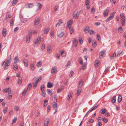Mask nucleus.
Segmentation results:
<instances>
[{
	"mask_svg": "<svg viewBox=\"0 0 126 126\" xmlns=\"http://www.w3.org/2000/svg\"><path fill=\"white\" fill-rule=\"evenodd\" d=\"M73 43L75 46H77L78 42L77 40L75 38L74 39Z\"/></svg>",
	"mask_w": 126,
	"mask_h": 126,
	"instance_id": "obj_25",
	"label": "nucleus"
},
{
	"mask_svg": "<svg viewBox=\"0 0 126 126\" xmlns=\"http://www.w3.org/2000/svg\"><path fill=\"white\" fill-rule=\"evenodd\" d=\"M6 32L7 31L6 29H3L2 30V33L3 36L4 37H5L6 36Z\"/></svg>",
	"mask_w": 126,
	"mask_h": 126,
	"instance_id": "obj_11",
	"label": "nucleus"
},
{
	"mask_svg": "<svg viewBox=\"0 0 126 126\" xmlns=\"http://www.w3.org/2000/svg\"><path fill=\"white\" fill-rule=\"evenodd\" d=\"M10 64V63H7L6 61H5L3 63L2 65L3 66V65H5L4 68V69L5 70L8 68V67L9 65Z\"/></svg>",
	"mask_w": 126,
	"mask_h": 126,
	"instance_id": "obj_3",
	"label": "nucleus"
},
{
	"mask_svg": "<svg viewBox=\"0 0 126 126\" xmlns=\"http://www.w3.org/2000/svg\"><path fill=\"white\" fill-rule=\"evenodd\" d=\"M11 61V55L9 56V57L8 58V60L6 61L7 62L10 63Z\"/></svg>",
	"mask_w": 126,
	"mask_h": 126,
	"instance_id": "obj_20",
	"label": "nucleus"
},
{
	"mask_svg": "<svg viewBox=\"0 0 126 126\" xmlns=\"http://www.w3.org/2000/svg\"><path fill=\"white\" fill-rule=\"evenodd\" d=\"M97 106L98 105L93 107L92 109L90 110L87 112L85 116L87 115L88 114V113H90L93 110L96 109L97 108Z\"/></svg>",
	"mask_w": 126,
	"mask_h": 126,
	"instance_id": "obj_8",
	"label": "nucleus"
},
{
	"mask_svg": "<svg viewBox=\"0 0 126 126\" xmlns=\"http://www.w3.org/2000/svg\"><path fill=\"white\" fill-rule=\"evenodd\" d=\"M100 55L99 56V57L101 58L102 56L103 57V55H105V52L103 51H101L100 53Z\"/></svg>",
	"mask_w": 126,
	"mask_h": 126,
	"instance_id": "obj_18",
	"label": "nucleus"
},
{
	"mask_svg": "<svg viewBox=\"0 0 126 126\" xmlns=\"http://www.w3.org/2000/svg\"><path fill=\"white\" fill-rule=\"evenodd\" d=\"M17 0H13V1L12 2V6L15 5L17 3Z\"/></svg>",
	"mask_w": 126,
	"mask_h": 126,
	"instance_id": "obj_34",
	"label": "nucleus"
},
{
	"mask_svg": "<svg viewBox=\"0 0 126 126\" xmlns=\"http://www.w3.org/2000/svg\"><path fill=\"white\" fill-rule=\"evenodd\" d=\"M64 34L63 32H62L61 33H59L58 35V36L60 37H62L64 35Z\"/></svg>",
	"mask_w": 126,
	"mask_h": 126,
	"instance_id": "obj_38",
	"label": "nucleus"
},
{
	"mask_svg": "<svg viewBox=\"0 0 126 126\" xmlns=\"http://www.w3.org/2000/svg\"><path fill=\"white\" fill-rule=\"evenodd\" d=\"M72 94L71 93H69L68 96V100L69 101L70 100L71 98Z\"/></svg>",
	"mask_w": 126,
	"mask_h": 126,
	"instance_id": "obj_23",
	"label": "nucleus"
},
{
	"mask_svg": "<svg viewBox=\"0 0 126 126\" xmlns=\"http://www.w3.org/2000/svg\"><path fill=\"white\" fill-rule=\"evenodd\" d=\"M34 5L31 3H28L25 5V7L26 8H31Z\"/></svg>",
	"mask_w": 126,
	"mask_h": 126,
	"instance_id": "obj_6",
	"label": "nucleus"
},
{
	"mask_svg": "<svg viewBox=\"0 0 126 126\" xmlns=\"http://www.w3.org/2000/svg\"><path fill=\"white\" fill-rule=\"evenodd\" d=\"M18 81L19 84H21L22 82V78L18 79Z\"/></svg>",
	"mask_w": 126,
	"mask_h": 126,
	"instance_id": "obj_54",
	"label": "nucleus"
},
{
	"mask_svg": "<svg viewBox=\"0 0 126 126\" xmlns=\"http://www.w3.org/2000/svg\"><path fill=\"white\" fill-rule=\"evenodd\" d=\"M41 91H43L45 88V86L44 85H42L41 87Z\"/></svg>",
	"mask_w": 126,
	"mask_h": 126,
	"instance_id": "obj_51",
	"label": "nucleus"
},
{
	"mask_svg": "<svg viewBox=\"0 0 126 126\" xmlns=\"http://www.w3.org/2000/svg\"><path fill=\"white\" fill-rule=\"evenodd\" d=\"M81 90L79 89L77 91V96H79V93H80Z\"/></svg>",
	"mask_w": 126,
	"mask_h": 126,
	"instance_id": "obj_52",
	"label": "nucleus"
},
{
	"mask_svg": "<svg viewBox=\"0 0 126 126\" xmlns=\"http://www.w3.org/2000/svg\"><path fill=\"white\" fill-rule=\"evenodd\" d=\"M116 101V96H113L111 102L112 103H114Z\"/></svg>",
	"mask_w": 126,
	"mask_h": 126,
	"instance_id": "obj_28",
	"label": "nucleus"
},
{
	"mask_svg": "<svg viewBox=\"0 0 126 126\" xmlns=\"http://www.w3.org/2000/svg\"><path fill=\"white\" fill-rule=\"evenodd\" d=\"M96 46V42H95L93 44V47H95Z\"/></svg>",
	"mask_w": 126,
	"mask_h": 126,
	"instance_id": "obj_62",
	"label": "nucleus"
},
{
	"mask_svg": "<svg viewBox=\"0 0 126 126\" xmlns=\"http://www.w3.org/2000/svg\"><path fill=\"white\" fill-rule=\"evenodd\" d=\"M40 37L37 38V40H34V47H37L38 46V44L40 42Z\"/></svg>",
	"mask_w": 126,
	"mask_h": 126,
	"instance_id": "obj_2",
	"label": "nucleus"
},
{
	"mask_svg": "<svg viewBox=\"0 0 126 126\" xmlns=\"http://www.w3.org/2000/svg\"><path fill=\"white\" fill-rule=\"evenodd\" d=\"M8 108L7 107H5V109L3 110V111L4 113L5 114L7 112Z\"/></svg>",
	"mask_w": 126,
	"mask_h": 126,
	"instance_id": "obj_47",
	"label": "nucleus"
},
{
	"mask_svg": "<svg viewBox=\"0 0 126 126\" xmlns=\"http://www.w3.org/2000/svg\"><path fill=\"white\" fill-rule=\"evenodd\" d=\"M95 11V9L93 8H92L91 9V12L92 14H94Z\"/></svg>",
	"mask_w": 126,
	"mask_h": 126,
	"instance_id": "obj_61",
	"label": "nucleus"
},
{
	"mask_svg": "<svg viewBox=\"0 0 126 126\" xmlns=\"http://www.w3.org/2000/svg\"><path fill=\"white\" fill-rule=\"evenodd\" d=\"M45 44H42V46L41 49L42 51H43V50L45 49Z\"/></svg>",
	"mask_w": 126,
	"mask_h": 126,
	"instance_id": "obj_57",
	"label": "nucleus"
},
{
	"mask_svg": "<svg viewBox=\"0 0 126 126\" xmlns=\"http://www.w3.org/2000/svg\"><path fill=\"white\" fill-rule=\"evenodd\" d=\"M70 27H69V28L70 29V32L71 34H72L74 30L73 28H70Z\"/></svg>",
	"mask_w": 126,
	"mask_h": 126,
	"instance_id": "obj_43",
	"label": "nucleus"
},
{
	"mask_svg": "<svg viewBox=\"0 0 126 126\" xmlns=\"http://www.w3.org/2000/svg\"><path fill=\"white\" fill-rule=\"evenodd\" d=\"M73 22V21L71 20H70L68 21L67 23V26L68 27L69 25H71Z\"/></svg>",
	"mask_w": 126,
	"mask_h": 126,
	"instance_id": "obj_26",
	"label": "nucleus"
},
{
	"mask_svg": "<svg viewBox=\"0 0 126 126\" xmlns=\"http://www.w3.org/2000/svg\"><path fill=\"white\" fill-rule=\"evenodd\" d=\"M122 96L121 95H119V96L117 101L119 103L122 100Z\"/></svg>",
	"mask_w": 126,
	"mask_h": 126,
	"instance_id": "obj_19",
	"label": "nucleus"
},
{
	"mask_svg": "<svg viewBox=\"0 0 126 126\" xmlns=\"http://www.w3.org/2000/svg\"><path fill=\"white\" fill-rule=\"evenodd\" d=\"M47 50L48 53L49 54L51 53V47L50 46H47Z\"/></svg>",
	"mask_w": 126,
	"mask_h": 126,
	"instance_id": "obj_13",
	"label": "nucleus"
},
{
	"mask_svg": "<svg viewBox=\"0 0 126 126\" xmlns=\"http://www.w3.org/2000/svg\"><path fill=\"white\" fill-rule=\"evenodd\" d=\"M58 7H59L57 5H56L55 6L54 8V10L55 11H57V10L58 9Z\"/></svg>",
	"mask_w": 126,
	"mask_h": 126,
	"instance_id": "obj_60",
	"label": "nucleus"
},
{
	"mask_svg": "<svg viewBox=\"0 0 126 126\" xmlns=\"http://www.w3.org/2000/svg\"><path fill=\"white\" fill-rule=\"evenodd\" d=\"M42 92V95L44 97H45L46 94L45 91H43Z\"/></svg>",
	"mask_w": 126,
	"mask_h": 126,
	"instance_id": "obj_55",
	"label": "nucleus"
},
{
	"mask_svg": "<svg viewBox=\"0 0 126 126\" xmlns=\"http://www.w3.org/2000/svg\"><path fill=\"white\" fill-rule=\"evenodd\" d=\"M14 64H16L17 63L19 62L18 59L17 57L16 56L14 59Z\"/></svg>",
	"mask_w": 126,
	"mask_h": 126,
	"instance_id": "obj_15",
	"label": "nucleus"
},
{
	"mask_svg": "<svg viewBox=\"0 0 126 126\" xmlns=\"http://www.w3.org/2000/svg\"><path fill=\"white\" fill-rule=\"evenodd\" d=\"M120 17H121V19H125V17L124 15L123 14H121L120 15Z\"/></svg>",
	"mask_w": 126,
	"mask_h": 126,
	"instance_id": "obj_64",
	"label": "nucleus"
},
{
	"mask_svg": "<svg viewBox=\"0 0 126 126\" xmlns=\"http://www.w3.org/2000/svg\"><path fill=\"white\" fill-rule=\"evenodd\" d=\"M12 95V93L11 92L8 93V99H10L11 98V97Z\"/></svg>",
	"mask_w": 126,
	"mask_h": 126,
	"instance_id": "obj_16",
	"label": "nucleus"
},
{
	"mask_svg": "<svg viewBox=\"0 0 126 126\" xmlns=\"http://www.w3.org/2000/svg\"><path fill=\"white\" fill-rule=\"evenodd\" d=\"M37 4L39 5V6H38L37 5V6H38V8L39 9H40L42 8V5L40 3H37Z\"/></svg>",
	"mask_w": 126,
	"mask_h": 126,
	"instance_id": "obj_46",
	"label": "nucleus"
},
{
	"mask_svg": "<svg viewBox=\"0 0 126 126\" xmlns=\"http://www.w3.org/2000/svg\"><path fill=\"white\" fill-rule=\"evenodd\" d=\"M23 62L25 67H27L28 66V62L27 60H26V61H24Z\"/></svg>",
	"mask_w": 126,
	"mask_h": 126,
	"instance_id": "obj_31",
	"label": "nucleus"
},
{
	"mask_svg": "<svg viewBox=\"0 0 126 126\" xmlns=\"http://www.w3.org/2000/svg\"><path fill=\"white\" fill-rule=\"evenodd\" d=\"M31 87L32 84L31 83H30L29 84L28 86V87L27 90H28L29 91L30 90L31 88Z\"/></svg>",
	"mask_w": 126,
	"mask_h": 126,
	"instance_id": "obj_44",
	"label": "nucleus"
},
{
	"mask_svg": "<svg viewBox=\"0 0 126 126\" xmlns=\"http://www.w3.org/2000/svg\"><path fill=\"white\" fill-rule=\"evenodd\" d=\"M29 36L28 37H30L32 35V31H30L29 32Z\"/></svg>",
	"mask_w": 126,
	"mask_h": 126,
	"instance_id": "obj_41",
	"label": "nucleus"
},
{
	"mask_svg": "<svg viewBox=\"0 0 126 126\" xmlns=\"http://www.w3.org/2000/svg\"><path fill=\"white\" fill-rule=\"evenodd\" d=\"M57 72V67L55 66L53 67L51 71L52 74H55Z\"/></svg>",
	"mask_w": 126,
	"mask_h": 126,
	"instance_id": "obj_9",
	"label": "nucleus"
},
{
	"mask_svg": "<svg viewBox=\"0 0 126 126\" xmlns=\"http://www.w3.org/2000/svg\"><path fill=\"white\" fill-rule=\"evenodd\" d=\"M14 20V19L13 18H12L11 19L10 22V25L11 26L13 25Z\"/></svg>",
	"mask_w": 126,
	"mask_h": 126,
	"instance_id": "obj_40",
	"label": "nucleus"
},
{
	"mask_svg": "<svg viewBox=\"0 0 126 126\" xmlns=\"http://www.w3.org/2000/svg\"><path fill=\"white\" fill-rule=\"evenodd\" d=\"M13 65L14 70L16 71H17L18 70L17 64H14Z\"/></svg>",
	"mask_w": 126,
	"mask_h": 126,
	"instance_id": "obj_12",
	"label": "nucleus"
},
{
	"mask_svg": "<svg viewBox=\"0 0 126 126\" xmlns=\"http://www.w3.org/2000/svg\"><path fill=\"white\" fill-rule=\"evenodd\" d=\"M103 121L104 122H106V123L108 121L107 119L105 118H103Z\"/></svg>",
	"mask_w": 126,
	"mask_h": 126,
	"instance_id": "obj_63",
	"label": "nucleus"
},
{
	"mask_svg": "<svg viewBox=\"0 0 126 126\" xmlns=\"http://www.w3.org/2000/svg\"><path fill=\"white\" fill-rule=\"evenodd\" d=\"M79 41L80 44H82L83 42V40L81 37H79Z\"/></svg>",
	"mask_w": 126,
	"mask_h": 126,
	"instance_id": "obj_39",
	"label": "nucleus"
},
{
	"mask_svg": "<svg viewBox=\"0 0 126 126\" xmlns=\"http://www.w3.org/2000/svg\"><path fill=\"white\" fill-rule=\"evenodd\" d=\"M42 65V62L41 61H40L37 64V66L39 67L41 66Z\"/></svg>",
	"mask_w": 126,
	"mask_h": 126,
	"instance_id": "obj_37",
	"label": "nucleus"
},
{
	"mask_svg": "<svg viewBox=\"0 0 126 126\" xmlns=\"http://www.w3.org/2000/svg\"><path fill=\"white\" fill-rule=\"evenodd\" d=\"M89 27H87L84 29V31L85 33H88L89 31Z\"/></svg>",
	"mask_w": 126,
	"mask_h": 126,
	"instance_id": "obj_24",
	"label": "nucleus"
},
{
	"mask_svg": "<svg viewBox=\"0 0 126 126\" xmlns=\"http://www.w3.org/2000/svg\"><path fill=\"white\" fill-rule=\"evenodd\" d=\"M17 120V118L16 117H15L14 118V119L13 120V122L12 123V124H13L14 123H15L16 121Z\"/></svg>",
	"mask_w": 126,
	"mask_h": 126,
	"instance_id": "obj_45",
	"label": "nucleus"
},
{
	"mask_svg": "<svg viewBox=\"0 0 126 126\" xmlns=\"http://www.w3.org/2000/svg\"><path fill=\"white\" fill-rule=\"evenodd\" d=\"M116 56L115 53L114 52L112 56L110 57V58L111 59H112L115 58Z\"/></svg>",
	"mask_w": 126,
	"mask_h": 126,
	"instance_id": "obj_33",
	"label": "nucleus"
},
{
	"mask_svg": "<svg viewBox=\"0 0 126 126\" xmlns=\"http://www.w3.org/2000/svg\"><path fill=\"white\" fill-rule=\"evenodd\" d=\"M47 92L48 94H49L50 93H51L50 95L52 94V91L49 89H47Z\"/></svg>",
	"mask_w": 126,
	"mask_h": 126,
	"instance_id": "obj_42",
	"label": "nucleus"
},
{
	"mask_svg": "<svg viewBox=\"0 0 126 126\" xmlns=\"http://www.w3.org/2000/svg\"><path fill=\"white\" fill-rule=\"evenodd\" d=\"M109 13V10L108 9H106L105 10L104 12V16H107Z\"/></svg>",
	"mask_w": 126,
	"mask_h": 126,
	"instance_id": "obj_14",
	"label": "nucleus"
},
{
	"mask_svg": "<svg viewBox=\"0 0 126 126\" xmlns=\"http://www.w3.org/2000/svg\"><path fill=\"white\" fill-rule=\"evenodd\" d=\"M41 76H40L39 78H37L36 77L34 78V79L36 80L35 82L33 83V88H35L37 86V83H38L39 81H40L41 79Z\"/></svg>",
	"mask_w": 126,
	"mask_h": 126,
	"instance_id": "obj_1",
	"label": "nucleus"
},
{
	"mask_svg": "<svg viewBox=\"0 0 126 126\" xmlns=\"http://www.w3.org/2000/svg\"><path fill=\"white\" fill-rule=\"evenodd\" d=\"M53 86V84L50 82H48L47 85V87L48 88H50L52 87Z\"/></svg>",
	"mask_w": 126,
	"mask_h": 126,
	"instance_id": "obj_17",
	"label": "nucleus"
},
{
	"mask_svg": "<svg viewBox=\"0 0 126 126\" xmlns=\"http://www.w3.org/2000/svg\"><path fill=\"white\" fill-rule=\"evenodd\" d=\"M74 75V73L73 71H71L70 73L69 76H72Z\"/></svg>",
	"mask_w": 126,
	"mask_h": 126,
	"instance_id": "obj_58",
	"label": "nucleus"
},
{
	"mask_svg": "<svg viewBox=\"0 0 126 126\" xmlns=\"http://www.w3.org/2000/svg\"><path fill=\"white\" fill-rule=\"evenodd\" d=\"M62 22H62V21L61 20L59 21L57 23V24H56V27L59 26V25H60L62 23Z\"/></svg>",
	"mask_w": 126,
	"mask_h": 126,
	"instance_id": "obj_32",
	"label": "nucleus"
},
{
	"mask_svg": "<svg viewBox=\"0 0 126 126\" xmlns=\"http://www.w3.org/2000/svg\"><path fill=\"white\" fill-rule=\"evenodd\" d=\"M50 30V28H46L44 30V34H46L48 33Z\"/></svg>",
	"mask_w": 126,
	"mask_h": 126,
	"instance_id": "obj_22",
	"label": "nucleus"
},
{
	"mask_svg": "<svg viewBox=\"0 0 126 126\" xmlns=\"http://www.w3.org/2000/svg\"><path fill=\"white\" fill-rule=\"evenodd\" d=\"M83 85V82L82 81H80L79 83V88H81Z\"/></svg>",
	"mask_w": 126,
	"mask_h": 126,
	"instance_id": "obj_35",
	"label": "nucleus"
},
{
	"mask_svg": "<svg viewBox=\"0 0 126 126\" xmlns=\"http://www.w3.org/2000/svg\"><path fill=\"white\" fill-rule=\"evenodd\" d=\"M79 15V13L77 11L74 12L73 14V17L77 18H78Z\"/></svg>",
	"mask_w": 126,
	"mask_h": 126,
	"instance_id": "obj_4",
	"label": "nucleus"
},
{
	"mask_svg": "<svg viewBox=\"0 0 126 126\" xmlns=\"http://www.w3.org/2000/svg\"><path fill=\"white\" fill-rule=\"evenodd\" d=\"M121 23L123 26L124 25L125 23V19H121Z\"/></svg>",
	"mask_w": 126,
	"mask_h": 126,
	"instance_id": "obj_27",
	"label": "nucleus"
},
{
	"mask_svg": "<svg viewBox=\"0 0 126 126\" xmlns=\"http://www.w3.org/2000/svg\"><path fill=\"white\" fill-rule=\"evenodd\" d=\"M31 70L33 71L34 69V65L33 63H31L30 65Z\"/></svg>",
	"mask_w": 126,
	"mask_h": 126,
	"instance_id": "obj_29",
	"label": "nucleus"
},
{
	"mask_svg": "<svg viewBox=\"0 0 126 126\" xmlns=\"http://www.w3.org/2000/svg\"><path fill=\"white\" fill-rule=\"evenodd\" d=\"M11 92V89L9 87L4 89L3 90V92L5 93H8Z\"/></svg>",
	"mask_w": 126,
	"mask_h": 126,
	"instance_id": "obj_7",
	"label": "nucleus"
},
{
	"mask_svg": "<svg viewBox=\"0 0 126 126\" xmlns=\"http://www.w3.org/2000/svg\"><path fill=\"white\" fill-rule=\"evenodd\" d=\"M94 33H95V32H94L92 30H91L90 32V34L91 35H93Z\"/></svg>",
	"mask_w": 126,
	"mask_h": 126,
	"instance_id": "obj_59",
	"label": "nucleus"
},
{
	"mask_svg": "<svg viewBox=\"0 0 126 126\" xmlns=\"http://www.w3.org/2000/svg\"><path fill=\"white\" fill-rule=\"evenodd\" d=\"M89 0H86L85 2L86 5L87 6L89 4Z\"/></svg>",
	"mask_w": 126,
	"mask_h": 126,
	"instance_id": "obj_53",
	"label": "nucleus"
},
{
	"mask_svg": "<svg viewBox=\"0 0 126 126\" xmlns=\"http://www.w3.org/2000/svg\"><path fill=\"white\" fill-rule=\"evenodd\" d=\"M48 101L47 100H46L44 101V105L45 107H46L47 106V104H46V103Z\"/></svg>",
	"mask_w": 126,
	"mask_h": 126,
	"instance_id": "obj_56",
	"label": "nucleus"
},
{
	"mask_svg": "<svg viewBox=\"0 0 126 126\" xmlns=\"http://www.w3.org/2000/svg\"><path fill=\"white\" fill-rule=\"evenodd\" d=\"M30 38L28 36L27 37H26V42L28 43H29L30 41Z\"/></svg>",
	"mask_w": 126,
	"mask_h": 126,
	"instance_id": "obj_50",
	"label": "nucleus"
},
{
	"mask_svg": "<svg viewBox=\"0 0 126 126\" xmlns=\"http://www.w3.org/2000/svg\"><path fill=\"white\" fill-rule=\"evenodd\" d=\"M123 30L121 27L118 28V32L119 33H122L123 32Z\"/></svg>",
	"mask_w": 126,
	"mask_h": 126,
	"instance_id": "obj_30",
	"label": "nucleus"
},
{
	"mask_svg": "<svg viewBox=\"0 0 126 126\" xmlns=\"http://www.w3.org/2000/svg\"><path fill=\"white\" fill-rule=\"evenodd\" d=\"M115 12H113L112 14H111L109 16L111 17L112 19L114 16V14H115Z\"/></svg>",
	"mask_w": 126,
	"mask_h": 126,
	"instance_id": "obj_49",
	"label": "nucleus"
},
{
	"mask_svg": "<svg viewBox=\"0 0 126 126\" xmlns=\"http://www.w3.org/2000/svg\"><path fill=\"white\" fill-rule=\"evenodd\" d=\"M44 126H48L49 123V121H45L44 122Z\"/></svg>",
	"mask_w": 126,
	"mask_h": 126,
	"instance_id": "obj_36",
	"label": "nucleus"
},
{
	"mask_svg": "<svg viewBox=\"0 0 126 126\" xmlns=\"http://www.w3.org/2000/svg\"><path fill=\"white\" fill-rule=\"evenodd\" d=\"M107 111V110L105 109H102L100 110V112L101 114H104Z\"/></svg>",
	"mask_w": 126,
	"mask_h": 126,
	"instance_id": "obj_21",
	"label": "nucleus"
},
{
	"mask_svg": "<svg viewBox=\"0 0 126 126\" xmlns=\"http://www.w3.org/2000/svg\"><path fill=\"white\" fill-rule=\"evenodd\" d=\"M61 54L62 56L63 57H65V53L64 51H63L62 52Z\"/></svg>",
	"mask_w": 126,
	"mask_h": 126,
	"instance_id": "obj_48",
	"label": "nucleus"
},
{
	"mask_svg": "<svg viewBox=\"0 0 126 126\" xmlns=\"http://www.w3.org/2000/svg\"><path fill=\"white\" fill-rule=\"evenodd\" d=\"M39 18L38 17L35 19L34 23V25L36 26L38 25L39 22Z\"/></svg>",
	"mask_w": 126,
	"mask_h": 126,
	"instance_id": "obj_5",
	"label": "nucleus"
},
{
	"mask_svg": "<svg viewBox=\"0 0 126 126\" xmlns=\"http://www.w3.org/2000/svg\"><path fill=\"white\" fill-rule=\"evenodd\" d=\"M57 103H55L54 105H53V108L54 110H55V111L54 113V114L57 111V110L56 108L57 107Z\"/></svg>",
	"mask_w": 126,
	"mask_h": 126,
	"instance_id": "obj_10",
	"label": "nucleus"
}]
</instances>
